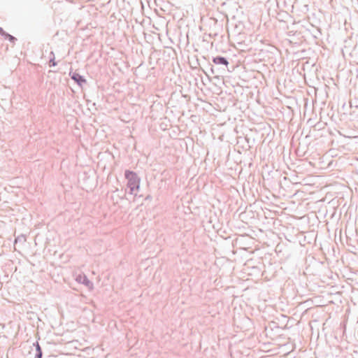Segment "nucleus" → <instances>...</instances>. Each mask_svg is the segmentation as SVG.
<instances>
[{
	"instance_id": "7ed1b4c3",
	"label": "nucleus",
	"mask_w": 358,
	"mask_h": 358,
	"mask_svg": "<svg viewBox=\"0 0 358 358\" xmlns=\"http://www.w3.org/2000/svg\"><path fill=\"white\" fill-rule=\"evenodd\" d=\"M72 78L76 80L80 85L81 84V83L85 82V80H83L82 77L79 75H74L73 76Z\"/></svg>"
},
{
	"instance_id": "f257e3e1",
	"label": "nucleus",
	"mask_w": 358,
	"mask_h": 358,
	"mask_svg": "<svg viewBox=\"0 0 358 358\" xmlns=\"http://www.w3.org/2000/svg\"><path fill=\"white\" fill-rule=\"evenodd\" d=\"M124 176L127 180V187L129 189V194L136 196L140 188V178L135 172L129 170L125 171Z\"/></svg>"
},
{
	"instance_id": "f03ea898",
	"label": "nucleus",
	"mask_w": 358,
	"mask_h": 358,
	"mask_svg": "<svg viewBox=\"0 0 358 358\" xmlns=\"http://www.w3.org/2000/svg\"><path fill=\"white\" fill-rule=\"evenodd\" d=\"M213 62L215 64H221L227 66L229 64V62L227 59V58L222 57V56H217L213 59Z\"/></svg>"
},
{
	"instance_id": "39448f33",
	"label": "nucleus",
	"mask_w": 358,
	"mask_h": 358,
	"mask_svg": "<svg viewBox=\"0 0 358 358\" xmlns=\"http://www.w3.org/2000/svg\"><path fill=\"white\" fill-rule=\"evenodd\" d=\"M357 1H358V0H357Z\"/></svg>"
},
{
	"instance_id": "20e7f679",
	"label": "nucleus",
	"mask_w": 358,
	"mask_h": 358,
	"mask_svg": "<svg viewBox=\"0 0 358 358\" xmlns=\"http://www.w3.org/2000/svg\"><path fill=\"white\" fill-rule=\"evenodd\" d=\"M90 286H91V289H92V284L91 283L90 284Z\"/></svg>"
}]
</instances>
